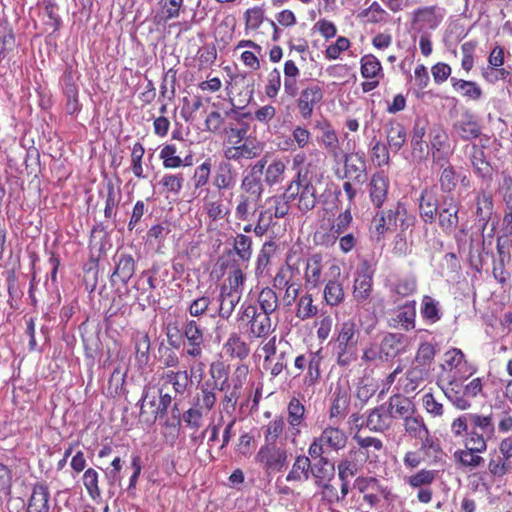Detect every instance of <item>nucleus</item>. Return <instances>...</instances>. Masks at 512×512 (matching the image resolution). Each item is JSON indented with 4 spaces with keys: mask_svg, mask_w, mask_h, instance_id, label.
<instances>
[{
    "mask_svg": "<svg viewBox=\"0 0 512 512\" xmlns=\"http://www.w3.org/2000/svg\"><path fill=\"white\" fill-rule=\"evenodd\" d=\"M335 352L337 363L348 366L357 359L358 329L354 320L348 319L337 329Z\"/></svg>",
    "mask_w": 512,
    "mask_h": 512,
    "instance_id": "nucleus-1",
    "label": "nucleus"
},
{
    "mask_svg": "<svg viewBox=\"0 0 512 512\" xmlns=\"http://www.w3.org/2000/svg\"><path fill=\"white\" fill-rule=\"evenodd\" d=\"M466 380L457 379L441 386L445 396L459 410L469 409L471 399L480 394L483 388L480 378H474L464 385Z\"/></svg>",
    "mask_w": 512,
    "mask_h": 512,
    "instance_id": "nucleus-2",
    "label": "nucleus"
},
{
    "mask_svg": "<svg viewBox=\"0 0 512 512\" xmlns=\"http://www.w3.org/2000/svg\"><path fill=\"white\" fill-rule=\"evenodd\" d=\"M442 385L457 379H468L475 373V368L465 359L464 353L457 348H452L444 354L442 364Z\"/></svg>",
    "mask_w": 512,
    "mask_h": 512,
    "instance_id": "nucleus-3",
    "label": "nucleus"
},
{
    "mask_svg": "<svg viewBox=\"0 0 512 512\" xmlns=\"http://www.w3.org/2000/svg\"><path fill=\"white\" fill-rule=\"evenodd\" d=\"M283 197L288 202L297 199L299 210L307 212L313 209L316 204V189L307 178V174H302L300 170L297 173V178L290 183Z\"/></svg>",
    "mask_w": 512,
    "mask_h": 512,
    "instance_id": "nucleus-4",
    "label": "nucleus"
},
{
    "mask_svg": "<svg viewBox=\"0 0 512 512\" xmlns=\"http://www.w3.org/2000/svg\"><path fill=\"white\" fill-rule=\"evenodd\" d=\"M288 211V200L283 196L269 197L261 206L254 233L263 236L274 225V218H283Z\"/></svg>",
    "mask_w": 512,
    "mask_h": 512,
    "instance_id": "nucleus-5",
    "label": "nucleus"
},
{
    "mask_svg": "<svg viewBox=\"0 0 512 512\" xmlns=\"http://www.w3.org/2000/svg\"><path fill=\"white\" fill-rule=\"evenodd\" d=\"M256 463L267 474L282 471L288 463V451L277 443H264L255 455Z\"/></svg>",
    "mask_w": 512,
    "mask_h": 512,
    "instance_id": "nucleus-6",
    "label": "nucleus"
},
{
    "mask_svg": "<svg viewBox=\"0 0 512 512\" xmlns=\"http://www.w3.org/2000/svg\"><path fill=\"white\" fill-rule=\"evenodd\" d=\"M346 443L347 436L342 430L327 427L319 437L313 440L308 452L311 457H320L329 450L338 451L343 449Z\"/></svg>",
    "mask_w": 512,
    "mask_h": 512,
    "instance_id": "nucleus-7",
    "label": "nucleus"
},
{
    "mask_svg": "<svg viewBox=\"0 0 512 512\" xmlns=\"http://www.w3.org/2000/svg\"><path fill=\"white\" fill-rule=\"evenodd\" d=\"M159 404V389L145 387L141 399L140 419L147 424H153L158 416H162Z\"/></svg>",
    "mask_w": 512,
    "mask_h": 512,
    "instance_id": "nucleus-8",
    "label": "nucleus"
},
{
    "mask_svg": "<svg viewBox=\"0 0 512 512\" xmlns=\"http://www.w3.org/2000/svg\"><path fill=\"white\" fill-rule=\"evenodd\" d=\"M372 278L373 273L366 262L357 267L353 285V297L357 303H364L370 297Z\"/></svg>",
    "mask_w": 512,
    "mask_h": 512,
    "instance_id": "nucleus-9",
    "label": "nucleus"
},
{
    "mask_svg": "<svg viewBox=\"0 0 512 512\" xmlns=\"http://www.w3.org/2000/svg\"><path fill=\"white\" fill-rule=\"evenodd\" d=\"M321 360L322 356L320 351H310L305 354L298 355L294 360V367L299 372L307 370L305 382L310 385L315 383L320 377Z\"/></svg>",
    "mask_w": 512,
    "mask_h": 512,
    "instance_id": "nucleus-10",
    "label": "nucleus"
},
{
    "mask_svg": "<svg viewBox=\"0 0 512 512\" xmlns=\"http://www.w3.org/2000/svg\"><path fill=\"white\" fill-rule=\"evenodd\" d=\"M264 144L253 137L246 138L239 146L223 149L224 156L228 160L240 161L253 159L263 151Z\"/></svg>",
    "mask_w": 512,
    "mask_h": 512,
    "instance_id": "nucleus-11",
    "label": "nucleus"
},
{
    "mask_svg": "<svg viewBox=\"0 0 512 512\" xmlns=\"http://www.w3.org/2000/svg\"><path fill=\"white\" fill-rule=\"evenodd\" d=\"M341 275V268L338 263H333L329 267V280L324 288L325 302L330 306H337L344 300L343 284L338 281Z\"/></svg>",
    "mask_w": 512,
    "mask_h": 512,
    "instance_id": "nucleus-12",
    "label": "nucleus"
},
{
    "mask_svg": "<svg viewBox=\"0 0 512 512\" xmlns=\"http://www.w3.org/2000/svg\"><path fill=\"white\" fill-rule=\"evenodd\" d=\"M323 96V89L317 84L308 85L301 91L297 106L302 118L309 119L312 116L314 107L323 100Z\"/></svg>",
    "mask_w": 512,
    "mask_h": 512,
    "instance_id": "nucleus-13",
    "label": "nucleus"
},
{
    "mask_svg": "<svg viewBox=\"0 0 512 512\" xmlns=\"http://www.w3.org/2000/svg\"><path fill=\"white\" fill-rule=\"evenodd\" d=\"M354 440L359 445V448L351 450L349 454L354 456L360 463H365L368 460H375L378 457L376 452L383 448L382 441L375 437L355 436Z\"/></svg>",
    "mask_w": 512,
    "mask_h": 512,
    "instance_id": "nucleus-14",
    "label": "nucleus"
},
{
    "mask_svg": "<svg viewBox=\"0 0 512 512\" xmlns=\"http://www.w3.org/2000/svg\"><path fill=\"white\" fill-rule=\"evenodd\" d=\"M268 154L264 155L252 168V173L245 176L241 183L242 194L250 197L259 198L263 192V186L257 173H262L265 165L267 164Z\"/></svg>",
    "mask_w": 512,
    "mask_h": 512,
    "instance_id": "nucleus-15",
    "label": "nucleus"
},
{
    "mask_svg": "<svg viewBox=\"0 0 512 512\" xmlns=\"http://www.w3.org/2000/svg\"><path fill=\"white\" fill-rule=\"evenodd\" d=\"M287 413V421L289 424L288 432L291 437V442L295 443L296 438L301 433V425L304 421L305 407L297 398H292L288 404Z\"/></svg>",
    "mask_w": 512,
    "mask_h": 512,
    "instance_id": "nucleus-16",
    "label": "nucleus"
},
{
    "mask_svg": "<svg viewBox=\"0 0 512 512\" xmlns=\"http://www.w3.org/2000/svg\"><path fill=\"white\" fill-rule=\"evenodd\" d=\"M439 225L445 232H452L458 225V206L452 197H446L439 213Z\"/></svg>",
    "mask_w": 512,
    "mask_h": 512,
    "instance_id": "nucleus-17",
    "label": "nucleus"
},
{
    "mask_svg": "<svg viewBox=\"0 0 512 512\" xmlns=\"http://www.w3.org/2000/svg\"><path fill=\"white\" fill-rule=\"evenodd\" d=\"M304 278L309 288H317L323 282V257L320 254H313L307 259Z\"/></svg>",
    "mask_w": 512,
    "mask_h": 512,
    "instance_id": "nucleus-18",
    "label": "nucleus"
},
{
    "mask_svg": "<svg viewBox=\"0 0 512 512\" xmlns=\"http://www.w3.org/2000/svg\"><path fill=\"white\" fill-rule=\"evenodd\" d=\"M240 299L241 296L238 292L229 293L221 290L216 303H214V313H211V316L215 317L218 315L225 319L229 318Z\"/></svg>",
    "mask_w": 512,
    "mask_h": 512,
    "instance_id": "nucleus-19",
    "label": "nucleus"
},
{
    "mask_svg": "<svg viewBox=\"0 0 512 512\" xmlns=\"http://www.w3.org/2000/svg\"><path fill=\"white\" fill-rule=\"evenodd\" d=\"M300 258L295 254H288L286 266L282 267L274 278V285L278 288L287 287L292 283L294 274H299Z\"/></svg>",
    "mask_w": 512,
    "mask_h": 512,
    "instance_id": "nucleus-20",
    "label": "nucleus"
},
{
    "mask_svg": "<svg viewBox=\"0 0 512 512\" xmlns=\"http://www.w3.org/2000/svg\"><path fill=\"white\" fill-rule=\"evenodd\" d=\"M392 419L386 405L373 409L367 417L366 426L375 432H383L390 428Z\"/></svg>",
    "mask_w": 512,
    "mask_h": 512,
    "instance_id": "nucleus-21",
    "label": "nucleus"
},
{
    "mask_svg": "<svg viewBox=\"0 0 512 512\" xmlns=\"http://www.w3.org/2000/svg\"><path fill=\"white\" fill-rule=\"evenodd\" d=\"M286 168V162L281 158L276 157L269 162L268 157L263 169L264 182L269 186L281 183L284 180Z\"/></svg>",
    "mask_w": 512,
    "mask_h": 512,
    "instance_id": "nucleus-22",
    "label": "nucleus"
},
{
    "mask_svg": "<svg viewBox=\"0 0 512 512\" xmlns=\"http://www.w3.org/2000/svg\"><path fill=\"white\" fill-rule=\"evenodd\" d=\"M386 406L391 419L402 418L405 420L414 413V404L406 397L393 396L389 399Z\"/></svg>",
    "mask_w": 512,
    "mask_h": 512,
    "instance_id": "nucleus-23",
    "label": "nucleus"
},
{
    "mask_svg": "<svg viewBox=\"0 0 512 512\" xmlns=\"http://www.w3.org/2000/svg\"><path fill=\"white\" fill-rule=\"evenodd\" d=\"M49 496L45 485H35L28 503V512H49Z\"/></svg>",
    "mask_w": 512,
    "mask_h": 512,
    "instance_id": "nucleus-24",
    "label": "nucleus"
},
{
    "mask_svg": "<svg viewBox=\"0 0 512 512\" xmlns=\"http://www.w3.org/2000/svg\"><path fill=\"white\" fill-rule=\"evenodd\" d=\"M389 180L383 173L373 175L370 181V197L372 202L381 207L387 197Z\"/></svg>",
    "mask_w": 512,
    "mask_h": 512,
    "instance_id": "nucleus-25",
    "label": "nucleus"
},
{
    "mask_svg": "<svg viewBox=\"0 0 512 512\" xmlns=\"http://www.w3.org/2000/svg\"><path fill=\"white\" fill-rule=\"evenodd\" d=\"M388 228L400 227L406 230L414 224V216L409 215L406 207L402 203H398L394 210H390L387 215Z\"/></svg>",
    "mask_w": 512,
    "mask_h": 512,
    "instance_id": "nucleus-26",
    "label": "nucleus"
},
{
    "mask_svg": "<svg viewBox=\"0 0 512 512\" xmlns=\"http://www.w3.org/2000/svg\"><path fill=\"white\" fill-rule=\"evenodd\" d=\"M389 149L397 153L405 144L407 132L405 127L398 122L391 123L386 131Z\"/></svg>",
    "mask_w": 512,
    "mask_h": 512,
    "instance_id": "nucleus-27",
    "label": "nucleus"
},
{
    "mask_svg": "<svg viewBox=\"0 0 512 512\" xmlns=\"http://www.w3.org/2000/svg\"><path fill=\"white\" fill-rule=\"evenodd\" d=\"M397 341V336L394 334L386 335L383 340L381 347L376 344H371L364 350L362 359L366 362H373L382 357V353L386 356L390 355V352L386 350L387 347H392Z\"/></svg>",
    "mask_w": 512,
    "mask_h": 512,
    "instance_id": "nucleus-28",
    "label": "nucleus"
},
{
    "mask_svg": "<svg viewBox=\"0 0 512 512\" xmlns=\"http://www.w3.org/2000/svg\"><path fill=\"white\" fill-rule=\"evenodd\" d=\"M456 133L464 140H471L480 135L478 123L470 115H464L454 124Z\"/></svg>",
    "mask_w": 512,
    "mask_h": 512,
    "instance_id": "nucleus-29",
    "label": "nucleus"
},
{
    "mask_svg": "<svg viewBox=\"0 0 512 512\" xmlns=\"http://www.w3.org/2000/svg\"><path fill=\"white\" fill-rule=\"evenodd\" d=\"M470 430L479 432L490 439L495 432V426L491 416L470 413Z\"/></svg>",
    "mask_w": 512,
    "mask_h": 512,
    "instance_id": "nucleus-30",
    "label": "nucleus"
},
{
    "mask_svg": "<svg viewBox=\"0 0 512 512\" xmlns=\"http://www.w3.org/2000/svg\"><path fill=\"white\" fill-rule=\"evenodd\" d=\"M311 463L308 457L298 456L286 476L287 482H301L309 478Z\"/></svg>",
    "mask_w": 512,
    "mask_h": 512,
    "instance_id": "nucleus-31",
    "label": "nucleus"
},
{
    "mask_svg": "<svg viewBox=\"0 0 512 512\" xmlns=\"http://www.w3.org/2000/svg\"><path fill=\"white\" fill-rule=\"evenodd\" d=\"M480 452H474L470 448H461L454 452L453 458L460 465L475 469L484 463V458L480 456Z\"/></svg>",
    "mask_w": 512,
    "mask_h": 512,
    "instance_id": "nucleus-32",
    "label": "nucleus"
},
{
    "mask_svg": "<svg viewBox=\"0 0 512 512\" xmlns=\"http://www.w3.org/2000/svg\"><path fill=\"white\" fill-rule=\"evenodd\" d=\"M361 75L366 79H380L383 77L381 62L372 54L362 56L360 60Z\"/></svg>",
    "mask_w": 512,
    "mask_h": 512,
    "instance_id": "nucleus-33",
    "label": "nucleus"
},
{
    "mask_svg": "<svg viewBox=\"0 0 512 512\" xmlns=\"http://www.w3.org/2000/svg\"><path fill=\"white\" fill-rule=\"evenodd\" d=\"M416 307L414 301H408L403 304L396 312L395 321L405 330L415 327Z\"/></svg>",
    "mask_w": 512,
    "mask_h": 512,
    "instance_id": "nucleus-34",
    "label": "nucleus"
},
{
    "mask_svg": "<svg viewBox=\"0 0 512 512\" xmlns=\"http://www.w3.org/2000/svg\"><path fill=\"white\" fill-rule=\"evenodd\" d=\"M184 183V177L182 174H164L160 181L159 186L161 187V192L167 195L177 196L182 188Z\"/></svg>",
    "mask_w": 512,
    "mask_h": 512,
    "instance_id": "nucleus-35",
    "label": "nucleus"
},
{
    "mask_svg": "<svg viewBox=\"0 0 512 512\" xmlns=\"http://www.w3.org/2000/svg\"><path fill=\"white\" fill-rule=\"evenodd\" d=\"M164 168L176 169L184 165L183 160L177 155V147L174 144L164 145L159 154Z\"/></svg>",
    "mask_w": 512,
    "mask_h": 512,
    "instance_id": "nucleus-36",
    "label": "nucleus"
},
{
    "mask_svg": "<svg viewBox=\"0 0 512 512\" xmlns=\"http://www.w3.org/2000/svg\"><path fill=\"white\" fill-rule=\"evenodd\" d=\"M425 136L424 127L416 125L412 137V155L416 159H424L428 155V145L423 140Z\"/></svg>",
    "mask_w": 512,
    "mask_h": 512,
    "instance_id": "nucleus-37",
    "label": "nucleus"
},
{
    "mask_svg": "<svg viewBox=\"0 0 512 512\" xmlns=\"http://www.w3.org/2000/svg\"><path fill=\"white\" fill-rule=\"evenodd\" d=\"M320 143L334 156H337L339 151V139L336 131L329 123H325L321 127Z\"/></svg>",
    "mask_w": 512,
    "mask_h": 512,
    "instance_id": "nucleus-38",
    "label": "nucleus"
},
{
    "mask_svg": "<svg viewBox=\"0 0 512 512\" xmlns=\"http://www.w3.org/2000/svg\"><path fill=\"white\" fill-rule=\"evenodd\" d=\"M452 81L453 88L462 96L472 100H478L481 98L482 90L475 82L462 79H452Z\"/></svg>",
    "mask_w": 512,
    "mask_h": 512,
    "instance_id": "nucleus-39",
    "label": "nucleus"
},
{
    "mask_svg": "<svg viewBox=\"0 0 512 512\" xmlns=\"http://www.w3.org/2000/svg\"><path fill=\"white\" fill-rule=\"evenodd\" d=\"M259 198L250 197L246 194L239 196L238 204L235 208V216L239 220H247L250 214L255 210Z\"/></svg>",
    "mask_w": 512,
    "mask_h": 512,
    "instance_id": "nucleus-40",
    "label": "nucleus"
},
{
    "mask_svg": "<svg viewBox=\"0 0 512 512\" xmlns=\"http://www.w3.org/2000/svg\"><path fill=\"white\" fill-rule=\"evenodd\" d=\"M365 171V162L357 153L349 154L345 158V173L346 176L358 179Z\"/></svg>",
    "mask_w": 512,
    "mask_h": 512,
    "instance_id": "nucleus-41",
    "label": "nucleus"
},
{
    "mask_svg": "<svg viewBox=\"0 0 512 512\" xmlns=\"http://www.w3.org/2000/svg\"><path fill=\"white\" fill-rule=\"evenodd\" d=\"M318 458V461L311 467L313 476L319 481L329 480L334 475V465L325 457Z\"/></svg>",
    "mask_w": 512,
    "mask_h": 512,
    "instance_id": "nucleus-42",
    "label": "nucleus"
},
{
    "mask_svg": "<svg viewBox=\"0 0 512 512\" xmlns=\"http://www.w3.org/2000/svg\"><path fill=\"white\" fill-rule=\"evenodd\" d=\"M493 208L492 197L490 193L479 192L476 198V215L480 220L487 222Z\"/></svg>",
    "mask_w": 512,
    "mask_h": 512,
    "instance_id": "nucleus-43",
    "label": "nucleus"
},
{
    "mask_svg": "<svg viewBox=\"0 0 512 512\" xmlns=\"http://www.w3.org/2000/svg\"><path fill=\"white\" fill-rule=\"evenodd\" d=\"M135 355L139 363H146L150 349V339L147 333L137 332L134 335Z\"/></svg>",
    "mask_w": 512,
    "mask_h": 512,
    "instance_id": "nucleus-44",
    "label": "nucleus"
},
{
    "mask_svg": "<svg viewBox=\"0 0 512 512\" xmlns=\"http://www.w3.org/2000/svg\"><path fill=\"white\" fill-rule=\"evenodd\" d=\"M269 315V313L261 312L252 320L251 332L254 336L265 337L270 334L272 329Z\"/></svg>",
    "mask_w": 512,
    "mask_h": 512,
    "instance_id": "nucleus-45",
    "label": "nucleus"
},
{
    "mask_svg": "<svg viewBox=\"0 0 512 512\" xmlns=\"http://www.w3.org/2000/svg\"><path fill=\"white\" fill-rule=\"evenodd\" d=\"M224 350L230 356L240 359L246 357L248 354V349L244 341H242V339L236 334H233L228 338L224 345Z\"/></svg>",
    "mask_w": 512,
    "mask_h": 512,
    "instance_id": "nucleus-46",
    "label": "nucleus"
},
{
    "mask_svg": "<svg viewBox=\"0 0 512 512\" xmlns=\"http://www.w3.org/2000/svg\"><path fill=\"white\" fill-rule=\"evenodd\" d=\"M165 383L171 385L176 393L183 394L189 383L188 373L186 371L168 372Z\"/></svg>",
    "mask_w": 512,
    "mask_h": 512,
    "instance_id": "nucleus-47",
    "label": "nucleus"
},
{
    "mask_svg": "<svg viewBox=\"0 0 512 512\" xmlns=\"http://www.w3.org/2000/svg\"><path fill=\"white\" fill-rule=\"evenodd\" d=\"M134 273V260L131 256L123 255L120 257L114 271V276L122 282H127Z\"/></svg>",
    "mask_w": 512,
    "mask_h": 512,
    "instance_id": "nucleus-48",
    "label": "nucleus"
},
{
    "mask_svg": "<svg viewBox=\"0 0 512 512\" xmlns=\"http://www.w3.org/2000/svg\"><path fill=\"white\" fill-rule=\"evenodd\" d=\"M351 46V42L344 36H339L335 42L328 45L324 51V55L329 60H337L341 54L347 51Z\"/></svg>",
    "mask_w": 512,
    "mask_h": 512,
    "instance_id": "nucleus-49",
    "label": "nucleus"
},
{
    "mask_svg": "<svg viewBox=\"0 0 512 512\" xmlns=\"http://www.w3.org/2000/svg\"><path fill=\"white\" fill-rule=\"evenodd\" d=\"M98 478V472L92 468L87 469L83 474V485L92 499H97L101 495L98 486Z\"/></svg>",
    "mask_w": 512,
    "mask_h": 512,
    "instance_id": "nucleus-50",
    "label": "nucleus"
},
{
    "mask_svg": "<svg viewBox=\"0 0 512 512\" xmlns=\"http://www.w3.org/2000/svg\"><path fill=\"white\" fill-rule=\"evenodd\" d=\"M145 150L141 143L137 142L133 145L131 150V170L137 178H144V170L142 166V159Z\"/></svg>",
    "mask_w": 512,
    "mask_h": 512,
    "instance_id": "nucleus-51",
    "label": "nucleus"
},
{
    "mask_svg": "<svg viewBox=\"0 0 512 512\" xmlns=\"http://www.w3.org/2000/svg\"><path fill=\"white\" fill-rule=\"evenodd\" d=\"M487 440L488 438L479 432L470 430L465 436L464 447L470 448L474 452L484 453L487 450Z\"/></svg>",
    "mask_w": 512,
    "mask_h": 512,
    "instance_id": "nucleus-52",
    "label": "nucleus"
},
{
    "mask_svg": "<svg viewBox=\"0 0 512 512\" xmlns=\"http://www.w3.org/2000/svg\"><path fill=\"white\" fill-rule=\"evenodd\" d=\"M235 183V178L232 174L231 168L229 164H222L219 167L215 177H214V185L219 189H226L233 186Z\"/></svg>",
    "mask_w": 512,
    "mask_h": 512,
    "instance_id": "nucleus-53",
    "label": "nucleus"
},
{
    "mask_svg": "<svg viewBox=\"0 0 512 512\" xmlns=\"http://www.w3.org/2000/svg\"><path fill=\"white\" fill-rule=\"evenodd\" d=\"M434 479V472L425 469L404 478L405 482L412 488H421L422 486L430 485Z\"/></svg>",
    "mask_w": 512,
    "mask_h": 512,
    "instance_id": "nucleus-54",
    "label": "nucleus"
},
{
    "mask_svg": "<svg viewBox=\"0 0 512 512\" xmlns=\"http://www.w3.org/2000/svg\"><path fill=\"white\" fill-rule=\"evenodd\" d=\"M318 309L313 305V299L310 294H304L300 297L297 307V317L302 320L309 319L316 315Z\"/></svg>",
    "mask_w": 512,
    "mask_h": 512,
    "instance_id": "nucleus-55",
    "label": "nucleus"
},
{
    "mask_svg": "<svg viewBox=\"0 0 512 512\" xmlns=\"http://www.w3.org/2000/svg\"><path fill=\"white\" fill-rule=\"evenodd\" d=\"M244 282V275L240 269L233 270L222 285L221 290L232 293L238 292L242 296V286Z\"/></svg>",
    "mask_w": 512,
    "mask_h": 512,
    "instance_id": "nucleus-56",
    "label": "nucleus"
},
{
    "mask_svg": "<svg viewBox=\"0 0 512 512\" xmlns=\"http://www.w3.org/2000/svg\"><path fill=\"white\" fill-rule=\"evenodd\" d=\"M205 312L214 313V302L209 296H202L195 299L189 306V313L193 317H199Z\"/></svg>",
    "mask_w": 512,
    "mask_h": 512,
    "instance_id": "nucleus-57",
    "label": "nucleus"
},
{
    "mask_svg": "<svg viewBox=\"0 0 512 512\" xmlns=\"http://www.w3.org/2000/svg\"><path fill=\"white\" fill-rule=\"evenodd\" d=\"M281 88V73L277 68L271 70L267 75L265 94L268 98L274 99L277 97Z\"/></svg>",
    "mask_w": 512,
    "mask_h": 512,
    "instance_id": "nucleus-58",
    "label": "nucleus"
},
{
    "mask_svg": "<svg viewBox=\"0 0 512 512\" xmlns=\"http://www.w3.org/2000/svg\"><path fill=\"white\" fill-rule=\"evenodd\" d=\"M363 464L364 463H360L351 455L350 459L341 461L338 465V475L340 480H349L357 473L359 467Z\"/></svg>",
    "mask_w": 512,
    "mask_h": 512,
    "instance_id": "nucleus-59",
    "label": "nucleus"
},
{
    "mask_svg": "<svg viewBox=\"0 0 512 512\" xmlns=\"http://www.w3.org/2000/svg\"><path fill=\"white\" fill-rule=\"evenodd\" d=\"M258 301L264 313L271 314L277 308L278 300L276 293L270 288H265L260 292Z\"/></svg>",
    "mask_w": 512,
    "mask_h": 512,
    "instance_id": "nucleus-60",
    "label": "nucleus"
},
{
    "mask_svg": "<svg viewBox=\"0 0 512 512\" xmlns=\"http://www.w3.org/2000/svg\"><path fill=\"white\" fill-rule=\"evenodd\" d=\"M252 240L250 237L244 235V234H238L234 238V249L236 251V254L241 258L242 260H248L250 259L252 255Z\"/></svg>",
    "mask_w": 512,
    "mask_h": 512,
    "instance_id": "nucleus-61",
    "label": "nucleus"
},
{
    "mask_svg": "<svg viewBox=\"0 0 512 512\" xmlns=\"http://www.w3.org/2000/svg\"><path fill=\"white\" fill-rule=\"evenodd\" d=\"M352 222V215L349 209L341 213L331 226V234L333 237H340L344 234Z\"/></svg>",
    "mask_w": 512,
    "mask_h": 512,
    "instance_id": "nucleus-62",
    "label": "nucleus"
},
{
    "mask_svg": "<svg viewBox=\"0 0 512 512\" xmlns=\"http://www.w3.org/2000/svg\"><path fill=\"white\" fill-rule=\"evenodd\" d=\"M451 433L456 438H463L470 431V413L462 414L455 418L450 426Z\"/></svg>",
    "mask_w": 512,
    "mask_h": 512,
    "instance_id": "nucleus-63",
    "label": "nucleus"
},
{
    "mask_svg": "<svg viewBox=\"0 0 512 512\" xmlns=\"http://www.w3.org/2000/svg\"><path fill=\"white\" fill-rule=\"evenodd\" d=\"M183 335L188 343H203V331L194 320L185 323Z\"/></svg>",
    "mask_w": 512,
    "mask_h": 512,
    "instance_id": "nucleus-64",
    "label": "nucleus"
}]
</instances>
